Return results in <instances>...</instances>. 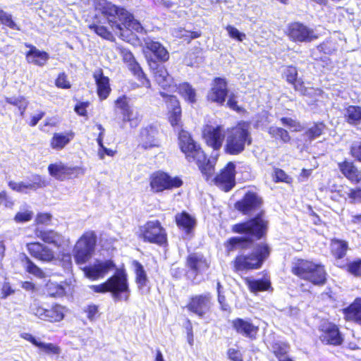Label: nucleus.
Instances as JSON below:
<instances>
[{
    "label": "nucleus",
    "mask_w": 361,
    "mask_h": 361,
    "mask_svg": "<svg viewBox=\"0 0 361 361\" xmlns=\"http://www.w3.org/2000/svg\"><path fill=\"white\" fill-rule=\"evenodd\" d=\"M228 355L230 360L233 361H242V356L240 353L233 348H231L228 351Z\"/></svg>",
    "instance_id": "nucleus-64"
},
{
    "label": "nucleus",
    "mask_w": 361,
    "mask_h": 361,
    "mask_svg": "<svg viewBox=\"0 0 361 361\" xmlns=\"http://www.w3.org/2000/svg\"><path fill=\"white\" fill-rule=\"evenodd\" d=\"M289 348L290 347L287 343H278L273 346V351L276 357H280L282 356V355H286Z\"/></svg>",
    "instance_id": "nucleus-55"
},
{
    "label": "nucleus",
    "mask_w": 361,
    "mask_h": 361,
    "mask_svg": "<svg viewBox=\"0 0 361 361\" xmlns=\"http://www.w3.org/2000/svg\"><path fill=\"white\" fill-rule=\"evenodd\" d=\"M246 282L249 289L252 293L266 290L270 286V282L267 280L246 279Z\"/></svg>",
    "instance_id": "nucleus-42"
},
{
    "label": "nucleus",
    "mask_w": 361,
    "mask_h": 361,
    "mask_svg": "<svg viewBox=\"0 0 361 361\" xmlns=\"http://www.w3.org/2000/svg\"><path fill=\"white\" fill-rule=\"evenodd\" d=\"M47 170L51 177L60 181L75 178L79 174L83 175L85 173V170L82 167L69 166L61 161L50 164Z\"/></svg>",
    "instance_id": "nucleus-10"
},
{
    "label": "nucleus",
    "mask_w": 361,
    "mask_h": 361,
    "mask_svg": "<svg viewBox=\"0 0 361 361\" xmlns=\"http://www.w3.org/2000/svg\"><path fill=\"white\" fill-rule=\"evenodd\" d=\"M226 30L230 37L238 42H243L246 37L245 33L240 32L237 28H235L233 25H227L226 27Z\"/></svg>",
    "instance_id": "nucleus-50"
},
{
    "label": "nucleus",
    "mask_w": 361,
    "mask_h": 361,
    "mask_svg": "<svg viewBox=\"0 0 361 361\" xmlns=\"http://www.w3.org/2000/svg\"><path fill=\"white\" fill-rule=\"evenodd\" d=\"M37 347L49 355H59L61 352V348L51 343L39 342Z\"/></svg>",
    "instance_id": "nucleus-48"
},
{
    "label": "nucleus",
    "mask_w": 361,
    "mask_h": 361,
    "mask_svg": "<svg viewBox=\"0 0 361 361\" xmlns=\"http://www.w3.org/2000/svg\"><path fill=\"white\" fill-rule=\"evenodd\" d=\"M338 168L350 182L357 183L361 180V171L353 162L344 161L338 164Z\"/></svg>",
    "instance_id": "nucleus-28"
},
{
    "label": "nucleus",
    "mask_w": 361,
    "mask_h": 361,
    "mask_svg": "<svg viewBox=\"0 0 361 361\" xmlns=\"http://www.w3.org/2000/svg\"><path fill=\"white\" fill-rule=\"evenodd\" d=\"M87 317L90 321H94L98 316V307L95 305H88L85 310Z\"/></svg>",
    "instance_id": "nucleus-62"
},
{
    "label": "nucleus",
    "mask_w": 361,
    "mask_h": 361,
    "mask_svg": "<svg viewBox=\"0 0 361 361\" xmlns=\"http://www.w3.org/2000/svg\"><path fill=\"white\" fill-rule=\"evenodd\" d=\"M178 139L180 148L185 154L188 161L195 162L206 178H210L214 171V160H206L204 152L196 145L187 131L180 130Z\"/></svg>",
    "instance_id": "nucleus-4"
},
{
    "label": "nucleus",
    "mask_w": 361,
    "mask_h": 361,
    "mask_svg": "<svg viewBox=\"0 0 361 361\" xmlns=\"http://www.w3.org/2000/svg\"><path fill=\"white\" fill-rule=\"evenodd\" d=\"M93 78L97 85V92L99 99L102 100L106 99L111 90L109 78L104 75L101 69L94 72Z\"/></svg>",
    "instance_id": "nucleus-26"
},
{
    "label": "nucleus",
    "mask_w": 361,
    "mask_h": 361,
    "mask_svg": "<svg viewBox=\"0 0 361 361\" xmlns=\"http://www.w3.org/2000/svg\"><path fill=\"white\" fill-rule=\"evenodd\" d=\"M292 273L316 286L324 285L326 273L324 266L312 261L298 259L292 263Z\"/></svg>",
    "instance_id": "nucleus-5"
},
{
    "label": "nucleus",
    "mask_w": 361,
    "mask_h": 361,
    "mask_svg": "<svg viewBox=\"0 0 361 361\" xmlns=\"http://www.w3.org/2000/svg\"><path fill=\"white\" fill-rule=\"evenodd\" d=\"M0 21L2 24L9 27L11 29L19 30L18 25L13 20L11 16L3 11H0Z\"/></svg>",
    "instance_id": "nucleus-51"
},
{
    "label": "nucleus",
    "mask_w": 361,
    "mask_h": 361,
    "mask_svg": "<svg viewBox=\"0 0 361 361\" xmlns=\"http://www.w3.org/2000/svg\"><path fill=\"white\" fill-rule=\"evenodd\" d=\"M274 177L276 182H284L286 183H290L292 182V178L288 176L284 171L280 169H275Z\"/></svg>",
    "instance_id": "nucleus-56"
},
{
    "label": "nucleus",
    "mask_w": 361,
    "mask_h": 361,
    "mask_svg": "<svg viewBox=\"0 0 361 361\" xmlns=\"http://www.w3.org/2000/svg\"><path fill=\"white\" fill-rule=\"evenodd\" d=\"M232 326L237 333L251 340L256 338L258 326H255L249 320L236 318L232 321Z\"/></svg>",
    "instance_id": "nucleus-24"
},
{
    "label": "nucleus",
    "mask_w": 361,
    "mask_h": 361,
    "mask_svg": "<svg viewBox=\"0 0 361 361\" xmlns=\"http://www.w3.org/2000/svg\"><path fill=\"white\" fill-rule=\"evenodd\" d=\"M116 50L121 56L123 62L127 65L128 69L142 82L143 86L149 88L151 86L149 80L146 78L140 64L135 60L133 53L128 49L118 46Z\"/></svg>",
    "instance_id": "nucleus-12"
},
{
    "label": "nucleus",
    "mask_w": 361,
    "mask_h": 361,
    "mask_svg": "<svg viewBox=\"0 0 361 361\" xmlns=\"http://www.w3.org/2000/svg\"><path fill=\"white\" fill-rule=\"evenodd\" d=\"M122 120L123 123H129L131 128H136L141 121V116L138 110L132 106L122 114Z\"/></svg>",
    "instance_id": "nucleus-36"
},
{
    "label": "nucleus",
    "mask_w": 361,
    "mask_h": 361,
    "mask_svg": "<svg viewBox=\"0 0 361 361\" xmlns=\"http://www.w3.org/2000/svg\"><path fill=\"white\" fill-rule=\"evenodd\" d=\"M281 121L284 126L288 127L293 131H300L302 129L300 123L290 118H281Z\"/></svg>",
    "instance_id": "nucleus-54"
},
{
    "label": "nucleus",
    "mask_w": 361,
    "mask_h": 361,
    "mask_svg": "<svg viewBox=\"0 0 361 361\" xmlns=\"http://www.w3.org/2000/svg\"><path fill=\"white\" fill-rule=\"evenodd\" d=\"M47 310L37 303H33L30 307V312L44 321H47Z\"/></svg>",
    "instance_id": "nucleus-49"
},
{
    "label": "nucleus",
    "mask_w": 361,
    "mask_h": 361,
    "mask_svg": "<svg viewBox=\"0 0 361 361\" xmlns=\"http://www.w3.org/2000/svg\"><path fill=\"white\" fill-rule=\"evenodd\" d=\"M211 307L212 297L209 293L192 297L187 305L188 310L200 317H203L207 314Z\"/></svg>",
    "instance_id": "nucleus-16"
},
{
    "label": "nucleus",
    "mask_w": 361,
    "mask_h": 361,
    "mask_svg": "<svg viewBox=\"0 0 361 361\" xmlns=\"http://www.w3.org/2000/svg\"><path fill=\"white\" fill-rule=\"evenodd\" d=\"M25 269L28 273L40 279L45 277V274L43 270L32 262L28 257H25Z\"/></svg>",
    "instance_id": "nucleus-46"
},
{
    "label": "nucleus",
    "mask_w": 361,
    "mask_h": 361,
    "mask_svg": "<svg viewBox=\"0 0 361 361\" xmlns=\"http://www.w3.org/2000/svg\"><path fill=\"white\" fill-rule=\"evenodd\" d=\"M56 85L59 88L63 89H69L71 87L70 82L68 80L67 75L63 73L59 75L56 80Z\"/></svg>",
    "instance_id": "nucleus-58"
},
{
    "label": "nucleus",
    "mask_w": 361,
    "mask_h": 361,
    "mask_svg": "<svg viewBox=\"0 0 361 361\" xmlns=\"http://www.w3.org/2000/svg\"><path fill=\"white\" fill-rule=\"evenodd\" d=\"M175 90H178L179 94L189 103H195L196 102L195 90L188 82H183L176 86Z\"/></svg>",
    "instance_id": "nucleus-39"
},
{
    "label": "nucleus",
    "mask_w": 361,
    "mask_h": 361,
    "mask_svg": "<svg viewBox=\"0 0 361 361\" xmlns=\"http://www.w3.org/2000/svg\"><path fill=\"white\" fill-rule=\"evenodd\" d=\"M262 203L261 198L258 195L252 192H247L243 198L238 201L235 207L237 210L241 212L244 214H247L250 212L258 209Z\"/></svg>",
    "instance_id": "nucleus-22"
},
{
    "label": "nucleus",
    "mask_w": 361,
    "mask_h": 361,
    "mask_svg": "<svg viewBox=\"0 0 361 361\" xmlns=\"http://www.w3.org/2000/svg\"><path fill=\"white\" fill-rule=\"evenodd\" d=\"M207 145L214 150H219L225 139V133L221 126H207L203 130Z\"/></svg>",
    "instance_id": "nucleus-17"
},
{
    "label": "nucleus",
    "mask_w": 361,
    "mask_h": 361,
    "mask_svg": "<svg viewBox=\"0 0 361 361\" xmlns=\"http://www.w3.org/2000/svg\"><path fill=\"white\" fill-rule=\"evenodd\" d=\"M27 249L30 255L44 262H51L55 258L54 252L47 246L39 243H27Z\"/></svg>",
    "instance_id": "nucleus-23"
},
{
    "label": "nucleus",
    "mask_w": 361,
    "mask_h": 361,
    "mask_svg": "<svg viewBox=\"0 0 361 361\" xmlns=\"http://www.w3.org/2000/svg\"><path fill=\"white\" fill-rule=\"evenodd\" d=\"M227 94V83L225 79L216 78L213 80L212 88L207 94V98L211 102L223 104Z\"/></svg>",
    "instance_id": "nucleus-20"
},
{
    "label": "nucleus",
    "mask_w": 361,
    "mask_h": 361,
    "mask_svg": "<svg viewBox=\"0 0 361 361\" xmlns=\"http://www.w3.org/2000/svg\"><path fill=\"white\" fill-rule=\"evenodd\" d=\"M145 48L154 54L157 59L166 61L169 59V55L167 50L159 42L151 39L145 42Z\"/></svg>",
    "instance_id": "nucleus-33"
},
{
    "label": "nucleus",
    "mask_w": 361,
    "mask_h": 361,
    "mask_svg": "<svg viewBox=\"0 0 361 361\" xmlns=\"http://www.w3.org/2000/svg\"><path fill=\"white\" fill-rule=\"evenodd\" d=\"M66 312V307L60 305H54L47 310V322H59L63 320Z\"/></svg>",
    "instance_id": "nucleus-38"
},
{
    "label": "nucleus",
    "mask_w": 361,
    "mask_h": 361,
    "mask_svg": "<svg viewBox=\"0 0 361 361\" xmlns=\"http://www.w3.org/2000/svg\"><path fill=\"white\" fill-rule=\"evenodd\" d=\"M33 212L30 210L25 209L23 211L18 212L14 218V220L17 223H24L29 221L32 219Z\"/></svg>",
    "instance_id": "nucleus-52"
},
{
    "label": "nucleus",
    "mask_w": 361,
    "mask_h": 361,
    "mask_svg": "<svg viewBox=\"0 0 361 361\" xmlns=\"http://www.w3.org/2000/svg\"><path fill=\"white\" fill-rule=\"evenodd\" d=\"M283 75H285L286 80L290 84H293L297 81L298 71L295 67L288 66L284 70Z\"/></svg>",
    "instance_id": "nucleus-53"
},
{
    "label": "nucleus",
    "mask_w": 361,
    "mask_h": 361,
    "mask_svg": "<svg viewBox=\"0 0 361 361\" xmlns=\"http://www.w3.org/2000/svg\"><path fill=\"white\" fill-rule=\"evenodd\" d=\"M154 76L156 82L161 88L164 90H169L172 92L175 90L176 85L171 75H169L164 66L157 65Z\"/></svg>",
    "instance_id": "nucleus-25"
},
{
    "label": "nucleus",
    "mask_w": 361,
    "mask_h": 361,
    "mask_svg": "<svg viewBox=\"0 0 361 361\" xmlns=\"http://www.w3.org/2000/svg\"><path fill=\"white\" fill-rule=\"evenodd\" d=\"M116 106L121 110L122 114L126 111V109H130L132 106L129 104L128 98L126 96H123L116 99Z\"/></svg>",
    "instance_id": "nucleus-59"
},
{
    "label": "nucleus",
    "mask_w": 361,
    "mask_h": 361,
    "mask_svg": "<svg viewBox=\"0 0 361 361\" xmlns=\"http://www.w3.org/2000/svg\"><path fill=\"white\" fill-rule=\"evenodd\" d=\"M46 291L51 297H61L65 294V289L61 285L51 280L46 283Z\"/></svg>",
    "instance_id": "nucleus-43"
},
{
    "label": "nucleus",
    "mask_w": 361,
    "mask_h": 361,
    "mask_svg": "<svg viewBox=\"0 0 361 361\" xmlns=\"http://www.w3.org/2000/svg\"><path fill=\"white\" fill-rule=\"evenodd\" d=\"M8 186L16 192L27 193L29 191L36 190L37 188L44 187L46 184L40 176L34 175L30 180L20 182L10 181Z\"/></svg>",
    "instance_id": "nucleus-21"
},
{
    "label": "nucleus",
    "mask_w": 361,
    "mask_h": 361,
    "mask_svg": "<svg viewBox=\"0 0 361 361\" xmlns=\"http://www.w3.org/2000/svg\"><path fill=\"white\" fill-rule=\"evenodd\" d=\"M75 134L72 131L54 133L50 140L49 145L54 150H62L71 142Z\"/></svg>",
    "instance_id": "nucleus-27"
},
{
    "label": "nucleus",
    "mask_w": 361,
    "mask_h": 361,
    "mask_svg": "<svg viewBox=\"0 0 361 361\" xmlns=\"http://www.w3.org/2000/svg\"><path fill=\"white\" fill-rule=\"evenodd\" d=\"M345 117L348 123L357 124L361 121V107L357 106H349L345 109Z\"/></svg>",
    "instance_id": "nucleus-40"
},
{
    "label": "nucleus",
    "mask_w": 361,
    "mask_h": 361,
    "mask_svg": "<svg viewBox=\"0 0 361 361\" xmlns=\"http://www.w3.org/2000/svg\"><path fill=\"white\" fill-rule=\"evenodd\" d=\"M176 221L178 226L186 231L187 233H189L196 224L195 218L186 212L176 214Z\"/></svg>",
    "instance_id": "nucleus-37"
},
{
    "label": "nucleus",
    "mask_w": 361,
    "mask_h": 361,
    "mask_svg": "<svg viewBox=\"0 0 361 361\" xmlns=\"http://www.w3.org/2000/svg\"><path fill=\"white\" fill-rule=\"evenodd\" d=\"M251 142L250 124L247 122H240L228 130L225 152L229 154H238L245 149V145H250Z\"/></svg>",
    "instance_id": "nucleus-6"
},
{
    "label": "nucleus",
    "mask_w": 361,
    "mask_h": 361,
    "mask_svg": "<svg viewBox=\"0 0 361 361\" xmlns=\"http://www.w3.org/2000/svg\"><path fill=\"white\" fill-rule=\"evenodd\" d=\"M267 226V222L262 215L246 222L235 224L232 231L234 233L245 234V237H233L228 239L225 243L227 252L247 247L252 240L263 236Z\"/></svg>",
    "instance_id": "nucleus-2"
},
{
    "label": "nucleus",
    "mask_w": 361,
    "mask_h": 361,
    "mask_svg": "<svg viewBox=\"0 0 361 361\" xmlns=\"http://www.w3.org/2000/svg\"><path fill=\"white\" fill-rule=\"evenodd\" d=\"M140 236L145 241L163 244L166 240V235L159 221H149L140 228Z\"/></svg>",
    "instance_id": "nucleus-11"
},
{
    "label": "nucleus",
    "mask_w": 361,
    "mask_h": 361,
    "mask_svg": "<svg viewBox=\"0 0 361 361\" xmlns=\"http://www.w3.org/2000/svg\"><path fill=\"white\" fill-rule=\"evenodd\" d=\"M345 319L361 324V298H356L347 308L343 310Z\"/></svg>",
    "instance_id": "nucleus-32"
},
{
    "label": "nucleus",
    "mask_w": 361,
    "mask_h": 361,
    "mask_svg": "<svg viewBox=\"0 0 361 361\" xmlns=\"http://www.w3.org/2000/svg\"><path fill=\"white\" fill-rule=\"evenodd\" d=\"M156 130L152 127L145 128L140 131V145L145 149H149L159 145L156 139Z\"/></svg>",
    "instance_id": "nucleus-30"
},
{
    "label": "nucleus",
    "mask_w": 361,
    "mask_h": 361,
    "mask_svg": "<svg viewBox=\"0 0 361 361\" xmlns=\"http://www.w3.org/2000/svg\"><path fill=\"white\" fill-rule=\"evenodd\" d=\"M6 102L13 106L18 107L20 112V115L23 116L25 109L27 106L28 102L23 97H18L15 98H7Z\"/></svg>",
    "instance_id": "nucleus-47"
},
{
    "label": "nucleus",
    "mask_w": 361,
    "mask_h": 361,
    "mask_svg": "<svg viewBox=\"0 0 361 361\" xmlns=\"http://www.w3.org/2000/svg\"><path fill=\"white\" fill-rule=\"evenodd\" d=\"M133 266L135 273V281L137 287L142 293L147 292L146 288L148 283V279L143 266L137 261L133 262Z\"/></svg>",
    "instance_id": "nucleus-34"
},
{
    "label": "nucleus",
    "mask_w": 361,
    "mask_h": 361,
    "mask_svg": "<svg viewBox=\"0 0 361 361\" xmlns=\"http://www.w3.org/2000/svg\"><path fill=\"white\" fill-rule=\"evenodd\" d=\"M94 32L102 37L110 39L112 37L111 32H109L104 26L96 25L94 27Z\"/></svg>",
    "instance_id": "nucleus-61"
},
{
    "label": "nucleus",
    "mask_w": 361,
    "mask_h": 361,
    "mask_svg": "<svg viewBox=\"0 0 361 361\" xmlns=\"http://www.w3.org/2000/svg\"><path fill=\"white\" fill-rule=\"evenodd\" d=\"M187 266L197 274L207 270L209 268V263L203 255L193 253L188 255Z\"/></svg>",
    "instance_id": "nucleus-29"
},
{
    "label": "nucleus",
    "mask_w": 361,
    "mask_h": 361,
    "mask_svg": "<svg viewBox=\"0 0 361 361\" xmlns=\"http://www.w3.org/2000/svg\"><path fill=\"white\" fill-rule=\"evenodd\" d=\"M348 271L354 276H361V259L350 263L348 265Z\"/></svg>",
    "instance_id": "nucleus-57"
},
{
    "label": "nucleus",
    "mask_w": 361,
    "mask_h": 361,
    "mask_svg": "<svg viewBox=\"0 0 361 361\" xmlns=\"http://www.w3.org/2000/svg\"><path fill=\"white\" fill-rule=\"evenodd\" d=\"M51 219V215L48 213H41L37 214L36 217V222L41 224H48Z\"/></svg>",
    "instance_id": "nucleus-63"
},
{
    "label": "nucleus",
    "mask_w": 361,
    "mask_h": 361,
    "mask_svg": "<svg viewBox=\"0 0 361 361\" xmlns=\"http://www.w3.org/2000/svg\"><path fill=\"white\" fill-rule=\"evenodd\" d=\"M49 58V54L47 52L40 51L35 47H31L26 54L27 62L39 66L45 65Z\"/></svg>",
    "instance_id": "nucleus-35"
},
{
    "label": "nucleus",
    "mask_w": 361,
    "mask_h": 361,
    "mask_svg": "<svg viewBox=\"0 0 361 361\" xmlns=\"http://www.w3.org/2000/svg\"><path fill=\"white\" fill-rule=\"evenodd\" d=\"M269 134L275 139H280L283 142H288L290 137L287 130L283 128L271 126L268 130Z\"/></svg>",
    "instance_id": "nucleus-44"
},
{
    "label": "nucleus",
    "mask_w": 361,
    "mask_h": 361,
    "mask_svg": "<svg viewBox=\"0 0 361 361\" xmlns=\"http://www.w3.org/2000/svg\"><path fill=\"white\" fill-rule=\"evenodd\" d=\"M331 249L332 254L338 259L343 257L348 250V243L345 241L334 239L331 240Z\"/></svg>",
    "instance_id": "nucleus-41"
},
{
    "label": "nucleus",
    "mask_w": 361,
    "mask_h": 361,
    "mask_svg": "<svg viewBox=\"0 0 361 361\" xmlns=\"http://www.w3.org/2000/svg\"><path fill=\"white\" fill-rule=\"evenodd\" d=\"M183 185L182 180L178 176H171L167 173L159 171L149 177V186L154 192L178 188Z\"/></svg>",
    "instance_id": "nucleus-9"
},
{
    "label": "nucleus",
    "mask_w": 361,
    "mask_h": 361,
    "mask_svg": "<svg viewBox=\"0 0 361 361\" xmlns=\"http://www.w3.org/2000/svg\"><path fill=\"white\" fill-rule=\"evenodd\" d=\"M269 254V247L266 245H259L250 255H240L233 262L236 271L258 269Z\"/></svg>",
    "instance_id": "nucleus-7"
},
{
    "label": "nucleus",
    "mask_w": 361,
    "mask_h": 361,
    "mask_svg": "<svg viewBox=\"0 0 361 361\" xmlns=\"http://www.w3.org/2000/svg\"><path fill=\"white\" fill-rule=\"evenodd\" d=\"M36 235L44 243L52 244L57 247H61L64 241L63 237L60 233L51 230L37 231Z\"/></svg>",
    "instance_id": "nucleus-31"
},
{
    "label": "nucleus",
    "mask_w": 361,
    "mask_h": 361,
    "mask_svg": "<svg viewBox=\"0 0 361 361\" xmlns=\"http://www.w3.org/2000/svg\"><path fill=\"white\" fill-rule=\"evenodd\" d=\"M95 244L96 236L93 232H87L80 237L73 250L74 259L78 264H83L90 259Z\"/></svg>",
    "instance_id": "nucleus-8"
},
{
    "label": "nucleus",
    "mask_w": 361,
    "mask_h": 361,
    "mask_svg": "<svg viewBox=\"0 0 361 361\" xmlns=\"http://www.w3.org/2000/svg\"><path fill=\"white\" fill-rule=\"evenodd\" d=\"M324 128L325 126L323 123H315L305 132V136L310 140H313L322 134Z\"/></svg>",
    "instance_id": "nucleus-45"
},
{
    "label": "nucleus",
    "mask_w": 361,
    "mask_h": 361,
    "mask_svg": "<svg viewBox=\"0 0 361 361\" xmlns=\"http://www.w3.org/2000/svg\"><path fill=\"white\" fill-rule=\"evenodd\" d=\"M350 154L355 159L361 161V140L355 142L352 145Z\"/></svg>",
    "instance_id": "nucleus-60"
},
{
    "label": "nucleus",
    "mask_w": 361,
    "mask_h": 361,
    "mask_svg": "<svg viewBox=\"0 0 361 361\" xmlns=\"http://www.w3.org/2000/svg\"><path fill=\"white\" fill-rule=\"evenodd\" d=\"M94 6L108 20L112 30L121 37L123 36V25L137 33L145 32L140 23L125 8L118 7L106 0H94Z\"/></svg>",
    "instance_id": "nucleus-1"
},
{
    "label": "nucleus",
    "mask_w": 361,
    "mask_h": 361,
    "mask_svg": "<svg viewBox=\"0 0 361 361\" xmlns=\"http://www.w3.org/2000/svg\"><path fill=\"white\" fill-rule=\"evenodd\" d=\"M235 164L229 162L214 178L216 185L222 190L229 191L235 185Z\"/></svg>",
    "instance_id": "nucleus-19"
},
{
    "label": "nucleus",
    "mask_w": 361,
    "mask_h": 361,
    "mask_svg": "<svg viewBox=\"0 0 361 361\" xmlns=\"http://www.w3.org/2000/svg\"><path fill=\"white\" fill-rule=\"evenodd\" d=\"M287 33L288 37L295 42H307L317 38L313 30L300 23L290 24Z\"/></svg>",
    "instance_id": "nucleus-15"
},
{
    "label": "nucleus",
    "mask_w": 361,
    "mask_h": 361,
    "mask_svg": "<svg viewBox=\"0 0 361 361\" xmlns=\"http://www.w3.org/2000/svg\"><path fill=\"white\" fill-rule=\"evenodd\" d=\"M160 94L165 98L170 123L173 127L180 128L181 126V109L179 101L175 96L168 95L164 92H160Z\"/></svg>",
    "instance_id": "nucleus-18"
},
{
    "label": "nucleus",
    "mask_w": 361,
    "mask_h": 361,
    "mask_svg": "<svg viewBox=\"0 0 361 361\" xmlns=\"http://www.w3.org/2000/svg\"><path fill=\"white\" fill-rule=\"evenodd\" d=\"M319 331V338L324 344L337 346L341 345L343 341L338 327L334 323L327 321L322 322Z\"/></svg>",
    "instance_id": "nucleus-14"
},
{
    "label": "nucleus",
    "mask_w": 361,
    "mask_h": 361,
    "mask_svg": "<svg viewBox=\"0 0 361 361\" xmlns=\"http://www.w3.org/2000/svg\"><path fill=\"white\" fill-rule=\"evenodd\" d=\"M115 268L116 264L111 259L96 260L94 263L82 268V271L87 278L96 281L103 279Z\"/></svg>",
    "instance_id": "nucleus-13"
},
{
    "label": "nucleus",
    "mask_w": 361,
    "mask_h": 361,
    "mask_svg": "<svg viewBox=\"0 0 361 361\" xmlns=\"http://www.w3.org/2000/svg\"><path fill=\"white\" fill-rule=\"evenodd\" d=\"M97 293H110L115 300L128 301L130 295L128 274L123 268L116 269L114 275L99 285L90 286Z\"/></svg>",
    "instance_id": "nucleus-3"
}]
</instances>
